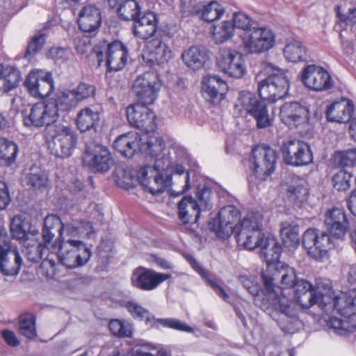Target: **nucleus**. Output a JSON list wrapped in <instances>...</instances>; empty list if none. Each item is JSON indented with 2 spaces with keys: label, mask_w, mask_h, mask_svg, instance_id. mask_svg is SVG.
I'll return each mask as SVG.
<instances>
[{
  "label": "nucleus",
  "mask_w": 356,
  "mask_h": 356,
  "mask_svg": "<svg viewBox=\"0 0 356 356\" xmlns=\"http://www.w3.org/2000/svg\"><path fill=\"white\" fill-rule=\"evenodd\" d=\"M280 236L284 245L289 248H296L299 244V228L293 221L282 222Z\"/></svg>",
  "instance_id": "nucleus-43"
},
{
  "label": "nucleus",
  "mask_w": 356,
  "mask_h": 356,
  "mask_svg": "<svg viewBox=\"0 0 356 356\" xmlns=\"http://www.w3.org/2000/svg\"><path fill=\"white\" fill-rule=\"evenodd\" d=\"M238 111L251 115L257 122V127L264 129L273 124V118L268 113L267 106L264 101L257 99L254 94L248 91L239 92L235 104Z\"/></svg>",
  "instance_id": "nucleus-4"
},
{
  "label": "nucleus",
  "mask_w": 356,
  "mask_h": 356,
  "mask_svg": "<svg viewBox=\"0 0 356 356\" xmlns=\"http://www.w3.org/2000/svg\"><path fill=\"white\" fill-rule=\"evenodd\" d=\"M140 136L131 131L119 136L113 143V147L124 156L130 158L140 151Z\"/></svg>",
  "instance_id": "nucleus-30"
},
{
  "label": "nucleus",
  "mask_w": 356,
  "mask_h": 356,
  "mask_svg": "<svg viewBox=\"0 0 356 356\" xmlns=\"http://www.w3.org/2000/svg\"><path fill=\"white\" fill-rule=\"evenodd\" d=\"M302 245L309 257L323 262L330 258V252L335 245L331 236L318 229H307L302 236Z\"/></svg>",
  "instance_id": "nucleus-3"
},
{
  "label": "nucleus",
  "mask_w": 356,
  "mask_h": 356,
  "mask_svg": "<svg viewBox=\"0 0 356 356\" xmlns=\"http://www.w3.org/2000/svg\"><path fill=\"white\" fill-rule=\"evenodd\" d=\"M132 88L138 102L152 104L158 96L161 81L156 73L146 72L136 79Z\"/></svg>",
  "instance_id": "nucleus-13"
},
{
  "label": "nucleus",
  "mask_w": 356,
  "mask_h": 356,
  "mask_svg": "<svg viewBox=\"0 0 356 356\" xmlns=\"http://www.w3.org/2000/svg\"><path fill=\"white\" fill-rule=\"evenodd\" d=\"M26 184L35 189L46 186L47 177L44 173H30L26 177Z\"/></svg>",
  "instance_id": "nucleus-63"
},
{
  "label": "nucleus",
  "mask_w": 356,
  "mask_h": 356,
  "mask_svg": "<svg viewBox=\"0 0 356 356\" xmlns=\"http://www.w3.org/2000/svg\"><path fill=\"white\" fill-rule=\"evenodd\" d=\"M307 188L305 186L303 181L289 186L287 190L289 200L298 207L307 200Z\"/></svg>",
  "instance_id": "nucleus-52"
},
{
  "label": "nucleus",
  "mask_w": 356,
  "mask_h": 356,
  "mask_svg": "<svg viewBox=\"0 0 356 356\" xmlns=\"http://www.w3.org/2000/svg\"><path fill=\"white\" fill-rule=\"evenodd\" d=\"M238 211L232 206L224 207L218 213V225L216 229V235L219 238H226L232 234L234 232L237 234L238 226L234 227L233 222L229 220H225L227 214H231L232 216L238 215Z\"/></svg>",
  "instance_id": "nucleus-40"
},
{
  "label": "nucleus",
  "mask_w": 356,
  "mask_h": 356,
  "mask_svg": "<svg viewBox=\"0 0 356 356\" xmlns=\"http://www.w3.org/2000/svg\"><path fill=\"white\" fill-rule=\"evenodd\" d=\"M95 88L92 85L80 83L72 89H65L58 92L54 99L50 100L55 106L56 113L70 112L75 108L80 102L94 97Z\"/></svg>",
  "instance_id": "nucleus-8"
},
{
  "label": "nucleus",
  "mask_w": 356,
  "mask_h": 356,
  "mask_svg": "<svg viewBox=\"0 0 356 356\" xmlns=\"http://www.w3.org/2000/svg\"><path fill=\"white\" fill-rule=\"evenodd\" d=\"M24 85L29 94L35 98L48 97L54 90L52 74L41 70L31 71Z\"/></svg>",
  "instance_id": "nucleus-16"
},
{
  "label": "nucleus",
  "mask_w": 356,
  "mask_h": 356,
  "mask_svg": "<svg viewBox=\"0 0 356 356\" xmlns=\"http://www.w3.org/2000/svg\"><path fill=\"white\" fill-rule=\"evenodd\" d=\"M282 122L291 129L295 128L300 132L309 129V109L298 102H286L280 111Z\"/></svg>",
  "instance_id": "nucleus-14"
},
{
  "label": "nucleus",
  "mask_w": 356,
  "mask_h": 356,
  "mask_svg": "<svg viewBox=\"0 0 356 356\" xmlns=\"http://www.w3.org/2000/svg\"><path fill=\"white\" fill-rule=\"evenodd\" d=\"M140 152L152 157H158L163 153H169L165 148L163 139L161 137L151 138L146 142L141 143Z\"/></svg>",
  "instance_id": "nucleus-48"
},
{
  "label": "nucleus",
  "mask_w": 356,
  "mask_h": 356,
  "mask_svg": "<svg viewBox=\"0 0 356 356\" xmlns=\"http://www.w3.org/2000/svg\"><path fill=\"white\" fill-rule=\"evenodd\" d=\"M200 214V206L191 196H185L178 204V215L183 223H195Z\"/></svg>",
  "instance_id": "nucleus-35"
},
{
  "label": "nucleus",
  "mask_w": 356,
  "mask_h": 356,
  "mask_svg": "<svg viewBox=\"0 0 356 356\" xmlns=\"http://www.w3.org/2000/svg\"><path fill=\"white\" fill-rule=\"evenodd\" d=\"M156 321L163 327L179 331L192 332L193 329L183 321L175 318H159Z\"/></svg>",
  "instance_id": "nucleus-60"
},
{
  "label": "nucleus",
  "mask_w": 356,
  "mask_h": 356,
  "mask_svg": "<svg viewBox=\"0 0 356 356\" xmlns=\"http://www.w3.org/2000/svg\"><path fill=\"white\" fill-rule=\"evenodd\" d=\"M147 62L152 65H161L167 63L172 58L170 47L160 39H153L145 44Z\"/></svg>",
  "instance_id": "nucleus-27"
},
{
  "label": "nucleus",
  "mask_w": 356,
  "mask_h": 356,
  "mask_svg": "<svg viewBox=\"0 0 356 356\" xmlns=\"http://www.w3.org/2000/svg\"><path fill=\"white\" fill-rule=\"evenodd\" d=\"M266 71L271 74L258 83V92L263 99L275 102L287 93L288 79L284 71L275 68L271 65L266 67Z\"/></svg>",
  "instance_id": "nucleus-6"
},
{
  "label": "nucleus",
  "mask_w": 356,
  "mask_h": 356,
  "mask_svg": "<svg viewBox=\"0 0 356 356\" xmlns=\"http://www.w3.org/2000/svg\"><path fill=\"white\" fill-rule=\"evenodd\" d=\"M283 55L289 62L304 61L307 58V48L298 38H289L285 40Z\"/></svg>",
  "instance_id": "nucleus-36"
},
{
  "label": "nucleus",
  "mask_w": 356,
  "mask_h": 356,
  "mask_svg": "<svg viewBox=\"0 0 356 356\" xmlns=\"http://www.w3.org/2000/svg\"><path fill=\"white\" fill-rule=\"evenodd\" d=\"M259 248H261V255L264 257L269 266V270L275 268L276 266L273 264L279 260L282 252V247L276 238L273 236H267L264 243Z\"/></svg>",
  "instance_id": "nucleus-41"
},
{
  "label": "nucleus",
  "mask_w": 356,
  "mask_h": 356,
  "mask_svg": "<svg viewBox=\"0 0 356 356\" xmlns=\"http://www.w3.org/2000/svg\"><path fill=\"white\" fill-rule=\"evenodd\" d=\"M243 50L250 54H261L275 45V34L266 26L253 27L249 32L240 35Z\"/></svg>",
  "instance_id": "nucleus-7"
},
{
  "label": "nucleus",
  "mask_w": 356,
  "mask_h": 356,
  "mask_svg": "<svg viewBox=\"0 0 356 356\" xmlns=\"http://www.w3.org/2000/svg\"><path fill=\"white\" fill-rule=\"evenodd\" d=\"M234 34L235 30L230 20H224L212 26L211 35L216 44H223L229 41Z\"/></svg>",
  "instance_id": "nucleus-45"
},
{
  "label": "nucleus",
  "mask_w": 356,
  "mask_h": 356,
  "mask_svg": "<svg viewBox=\"0 0 356 356\" xmlns=\"http://www.w3.org/2000/svg\"><path fill=\"white\" fill-rule=\"evenodd\" d=\"M263 216L259 212H251L243 218L236 235L239 245L248 250L259 248L266 238L262 232Z\"/></svg>",
  "instance_id": "nucleus-2"
},
{
  "label": "nucleus",
  "mask_w": 356,
  "mask_h": 356,
  "mask_svg": "<svg viewBox=\"0 0 356 356\" xmlns=\"http://www.w3.org/2000/svg\"><path fill=\"white\" fill-rule=\"evenodd\" d=\"M129 58L127 47L120 41H114L107 46L106 64L110 71L118 72L122 70Z\"/></svg>",
  "instance_id": "nucleus-26"
},
{
  "label": "nucleus",
  "mask_w": 356,
  "mask_h": 356,
  "mask_svg": "<svg viewBox=\"0 0 356 356\" xmlns=\"http://www.w3.org/2000/svg\"><path fill=\"white\" fill-rule=\"evenodd\" d=\"M58 257L60 262L68 268L85 265L90 257V250L82 241L69 238L62 239Z\"/></svg>",
  "instance_id": "nucleus-9"
},
{
  "label": "nucleus",
  "mask_w": 356,
  "mask_h": 356,
  "mask_svg": "<svg viewBox=\"0 0 356 356\" xmlns=\"http://www.w3.org/2000/svg\"><path fill=\"white\" fill-rule=\"evenodd\" d=\"M353 175L350 172L341 170L332 177L333 186L338 191H346L350 188Z\"/></svg>",
  "instance_id": "nucleus-56"
},
{
  "label": "nucleus",
  "mask_w": 356,
  "mask_h": 356,
  "mask_svg": "<svg viewBox=\"0 0 356 356\" xmlns=\"http://www.w3.org/2000/svg\"><path fill=\"white\" fill-rule=\"evenodd\" d=\"M58 117L55 106L50 101L38 102L24 115V124L29 127H42L54 123Z\"/></svg>",
  "instance_id": "nucleus-17"
},
{
  "label": "nucleus",
  "mask_w": 356,
  "mask_h": 356,
  "mask_svg": "<svg viewBox=\"0 0 356 356\" xmlns=\"http://www.w3.org/2000/svg\"><path fill=\"white\" fill-rule=\"evenodd\" d=\"M101 109L97 106H87L81 109L76 118V124L81 131L95 129L100 120Z\"/></svg>",
  "instance_id": "nucleus-34"
},
{
  "label": "nucleus",
  "mask_w": 356,
  "mask_h": 356,
  "mask_svg": "<svg viewBox=\"0 0 356 356\" xmlns=\"http://www.w3.org/2000/svg\"><path fill=\"white\" fill-rule=\"evenodd\" d=\"M136 176L143 189L152 195L163 193L168 184L167 178L149 165L140 168Z\"/></svg>",
  "instance_id": "nucleus-24"
},
{
  "label": "nucleus",
  "mask_w": 356,
  "mask_h": 356,
  "mask_svg": "<svg viewBox=\"0 0 356 356\" xmlns=\"http://www.w3.org/2000/svg\"><path fill=\"white\" fill-rule=\"evenodd\" d=\"M181 58L188 67L196 70L203 67L207 56L199 47H192L183 52Z\"/></svg>",
  "instance_id": "nucleus-46"
},
{
  "label": "nucleus",
  "mask_w": 356,
  "mask_h": 356,
  "mask_svg": "<svg viewBox=\"0 0 356 356\" xmlns=\"http://www.w3.org/2000/svg\"><path fill=\"white\" fill-rule=\"evenodd\" d=\"M315 293L316 296L314 298V305H318L325 312H330L334 309L338 311L337 302H338L339 296L334 295L330 288H325L323 291L319 286H316Z\"/></svg>",
  "instance_id": "nucleus-39"
},
{
  "label": "nucleus",
  "mask_w": 356,
  "mask_h": 356,
  "mask_svg": "<svg viewBox=\"0 0 356 356\" xmlns=\"http://www.w3.org/2000/svg\"><path fill=\"white\" fill-rule=\"evenodd\" d=\"M197 3L195 0H179V11L184 16H196Z\"/></svg>",
  "instance_id": "nucleus-64"
},
{
  "label": "nucleus",
  "mask_w": 356,
  "mask_h": 356,
  "mask_svg": "<svg viewBox=\"0 0 356 356\" xmlns=\"http://www.w3.org/2000/svg\"><path fill=\"white\" fill-rule=\"evenodd\" d=\"M324 225L327 234L336 238L341 239L349 230V222L345 211L339 208H333L326 211Z\"/></svg>",
  "instance_id": "nucleus-25"
},
{
  "label": "nucleus",
  "mask_w": 356,
  "mask_h": 356,
  "mask_svg": "<svg viewBox=\"0 0 356 356\" xmlns=\"http://www.w3.org/2000/svg\"><path fill=\"white\" fill-rule=\"evenodd\" d=\"M197 266V270L198 273L201 275L202 277L205 279L207 282L210 285V286L213 289L215 293L223 300L227 301L229 299V295L227 293V292L225 291V289L220 286L218 284H217L215 281L209 279L204 270L201 268L200 266H198V264L196 261H194V265L193 267L195 268Z\"/></svg>",
  "instance_id": "nucleus-61"
},
{
  "label": "nucleus",
  "mask_w": 356,
  "mask_h": 356,
  "mask_svg": "<svg viewBox=\"0 0 356 356\" xmlns=\"http://www.w3.org/2000/svg\"><path fill=\"white\" fill-rule=\"evenodd\" d=\"M202 84L204 96L213 103L220 102L224 99L228 88L227 83L218 75L205 76Z\"/></svg>",
  "instance_id": "nucleus-28"
},
{
  "label": "nucleus",
  "mask_w": 356,
  "mask_h": 356,
  "mask_svg": "<svg viewBox=\"0 0 356 356\" xmlns=\"http://www.w3.org/2000/svg\"><path fill=\"white\" fill-rule=\"evenodd\" d=\"M141 8L136 0H125L118 8L120 17L124 20L136 21L140 14Z\"/></svg>",
  "instance_id": "nucleus-50"
},
{
  "label": "nucleus",
  "mask_w": 356,
  "mask_h": 356,
  "mask_svg": "<svg viewBox=\"0 0 356 356\" xmlns=\"http://www.w3.org/2000/svg\"><path fill=\"white\" fill-rule=\"evenodd\" d=\"M336 160L342 166L356 165V147L336 153Z\"/></svg>",
  "instance_id": "nucleus-59"
},
{
  "label": "nucleus",
  "mask_w": 356,
  "mask_h": 356,
  "mask_svg": "<svg viewBox=\"0 0 356 356\" xmlns=\"http://www.w3.org/2000/svg\"><path fill=\"white\" fill-rule=\"evenodd\" d=\"M147 105L138 102L127 108V117L129 124L146 133L152 131L156 128V115Z\"/></svg>",
  "instance_id": "nucleus-18"
},
{
  "label": "nucleus",
  "mask_w": 356,
  "mask_h": 356,
  "mask_svg": "<svg viewBox=\"0 0 356 356\" xmlns=\"http://www.w3.org/2000/svg\"><path fill=\"white\" fill-rule=\"evenodd\" d=\"M65 229L69 235H88L92 232L91 223L86 220H72L65 225Z\"/></svg>",
  "instance_id": "nucleus-54"
},
{
  "label": "nucleus",
  "mask_w": 356,
  "mask_h": 356,
  "mask_svg": "<svg viewBox=\"0 0 356 356\" xmlns=\"http://www.w3.org/2000/svg\"><path fill=\"white\" fill-rule=\"evenodd\" d=\"M265 292L259 294L260 286L258 283L251 280L247 276H241L240 282L248 291L254 296L255 304L264 312H269L271 309L279 311L286 316H290L293 322L296 320L295 314L291 307V303L285 297L280 298L278 294L280 289L276 290L270 285L268 275H262Z\"/></svg>",
  "instance_id": "nucleus-1"
},
{
  "label": "nucleus",
  "mask_w": 356,
  "mask_h": 356,
  "mask_svg": "<svg viewBox=\"0 0 356 356\" xmlns=\"http://www.w3.org/2000/svg\"><path fill=\"white\" fill-rule=\"evenodd\" d=\"M22 259L19 252L12 249L9 237L0 232V270L6 275H15L19 273Z\"/></svg>",
  "instance_id": "nucleus-20"
},
{
  "label": "nucleus",
  "mask_w": 356,
  "mask_h": 356,
  "mask_svg": "<svg viewBox=\"0 0 356 356\" xmlns=\"http://www.w3.org/2000/svg\"><path fill=\"white\" fill-rule=\"evenodd\" d=\"M157 20L156 15L152 12L145 13L134 21L133 31L136 36L147 40L156 32Z\"/></svg>",
  "instance_id": "nucleus-32"
},
{
  "label": "nucleus",
  "mask_w": 356,
  "mask_h": 356,
  "mask_svg": "<svg viewBox=\"0 0 356 356\" xmlns=\"http://www.w3.org/2000/svg\"><path fill=\"white\" fill-rule=\"evenodd\" d=\"M23 247L22 252L26 257L29 261L35 263L40 261L42 259L44 254L47 251L42 244L38 243L35 240V238L23 243Z\"/></svg>",
  "instance_id": "nucleus-49"
},
{
  "label": "nucleus",
  "mask_w": 356,
  "mask_h": 356,
  "mask_svg": "<svg viewBox=\"0 0 356 356\" xmlns=\"http://www.w3.org/2000/svg\"><path fill=\"white\" fill-rule=\"evenodd\" d=\"M20 333L27 339H32L37 336L35 318L33 314L27 313L19 318Z\"/></svg>",
  "instance_id": "nucleus-51"
},
{
  "label": "nucleus",
  "mask_w": 356,
  "mask_h": 356,
  "mask_svg": "<svg viewBox=\"0 0 356 356\" xmlns=\"http://www.w3.org/2000/svg\"><path fill=\"white\" fill-rule=\"evenodd\" d=\"M77 142V136L72 127L63 124L55 126L48 148L56 157L66 158L71 156Z\"/></svg>",
  "instance_id": "nucleus-12"
},
{
  "label": "nucleus",
  "mask_w": 356,
  "mask_h": 356,
  "mask_svg": "<svg viewBox=\"0 0 356 356\" xmlns=\"http://www.w3.org/2000/svg\"><path fill=\"white\" fill-rule=\"evenodd\" d=\"M234 30L239 29L245 32H249L253 29V19L243 12H235L230 19Z\"/></svg>",
  "instance_id": "nucleus-55"
},
{
  "label": "nucleus",
  "mask_w": 356,
  "mask_h": 356,
  "mask_svg": "<svg viewBox=\"0 0 356 356\" xmlns=\"http://www.w3.org/2000/svg\"><path fill=\"white\" fill-rule=\"evenodd\" d=\"M281 152L284 161L291 165H306L313 160L309 146L300 140H285L282 143Z\"/></svg>",
  "instance_id": "nucleus-15"
},
{
  "label": "nucleus",
  "mask_w": 356,
  "mask_h": 356,
  "mask_svg": "<svg viewBox=\"0 0 356 356\" xmlns=\"http://www.w3.org/2000/svg\"><path fill=\"white\" fill-rule=\"evenodd\" d=\"M294 299L302 308L309 309L314 305L316 287L308 281L301 279L296 280L293 285Z\"/></svg>",
  "instance_id": "nucleus-33"
},
{
  "label": "nucleus",
  "mask_w": 356,
  "mask_h": 356,
  "mask_svg": "<svg viewBox=\"0 0 356 356\" xmlns=\"http://www.w3.org/2000/svg\"><path fill=\"white\" fill-rule=\"evenodd\" d=\"M154 165L152 168L155 169L161 175L163 172L168 170L170 168L172 172V181L171 191L175 195H179L186 192L190 188V176L188 171L181 165L171 166V161L169 153H163L160 156L155 157Z\"/></svg>",
  "instance_id": "nucleus-10"
},
{
  "label": "nucleus",
  "mask_w": 356,
  "mask_h": 356,
  "mask_svg": "<svg viewBox=\"0 0 356 356\" xmlns=\"http://www.w3.org/2000/svg\"><path fill=\"white\" fill-rule=\"evenodd\" d=\"M301 81L307 88L314 91L329 90L333 86L330 74L316 65H309L302 70Z\"/></svg>",
  "instance_id": "nucleus-21"
},
{
  "label": "nucleus",
  "mask_w": 356,
  "mask_h": 356,
  "mask_svg": "<svg viewBox=\"0 0 356 356\" xmlns=\"http://www.w3.org/2000/svg\"><path fill=\"white\" fill-rule=\"evenodd\" d=\"M270 271H271L273 273L272 276L268 275V280L270 282V285L275 289V290H276L277 288L280 289L281 292H280L278 294L280 298L285 297L286 298L285 295L283 293L282 289L280 287L275 286L273 282L280 280L283 289H289L293 287L296 280H298L296 279L295 270L288 266L277 265L275 268L270 270ZM287 299L291 303V307L294 312L296 320L293 322L290 316H286L284 314H282V317H281L279 320V325L284 332L291 333L294 331V326L298 322V320L296 312L293 307V302L291 301L288 298Z\"/></svg>",
  "instance_id": "nucleus-5"
},
{
  "label": "nucleus",
  "mask_w": 356,
  "mask_h": 356,
  "mask_svg": "<svg viewBox=\"0 0 356 356\" xmlns=\"http://www.w3.org/2000/svg\"><path fill=\"white\" fill-rule=\"evenodd\" d=\"M30 223L22 219V217L16 216L12 219L10 223L12 235L17 240L20 241L22 244L35 238L34 234L30 232Z\"/></svg>",
  "instance_id": "nucleus-44"
},
{
  "label": "nucleus",
  "mask_w": 356,
  "mask_h": 356,
  "mask_svg": "<svg viewBox=\"0 0 356 356\" xmlns=\"http://www.w3.org/2000/svg\"><path fill=\"white\" fill-rule=\"evenodd\" d=\"M277 153L270 147L265 145L256 146L252 150L250 168L260 179H266L275 170Z\"/></svg>",
  "instance_id": "nucleus-11"
},
{
  "label": "nucleus",
  "mask_w": 356,
  "mask_h": 356,
  "mask_svg": "<svg viewBox=\"0 0 356 356\" xmlns=\"http://www.w3.org/2000/svg\"><path fill=\"white\" fill-rule=\"evenodd\" d=\"M170 277L171 275L168 273H157L152 269L138 267L134 270L131 281L132 285L139 289L152 291Z\"/></svg>",
  "instance_id": "nucleus-23"
},
{
  "label": "nucleus",
  "mask_w": 356,
  "mask_h": 356,
  "mask_svg": "<svg viewBox=\"0 0 356 356\" xmlns=\"http://www.w3.org/2000/svg\"><path fill=\"white\" fill-rule=\"evenodd\" d=\"M196 16L208 22L220 19L225 13L224 7L216 1L198 2Z\"/></svg>",
  "instance_id": "nucleus-37"
},
{
  "label": "nucleus",
  "mask_w": 356,
  "mask_h": 356,
  "mask_svg": "<svg viewBox=\"0 0 356 356\" xmlns=\"http://www.w3.org/2000/svg\"><path fill=\"white\" fill-rule=\"evenodd\" d=\"M83 161L86 165L95 172H106L113 163L108 148L95 143L87 146Z\"/></svg>",
  "instance_id": "nucleus-19"
},
{
  "label": "nucleus",
  "mask_w": 356,
  "mask_h": 356,
  "mask_svg": "<svg viewBox=\"0 0 356 356\" xmlns=\"http://www.w3.org/2000/svg\"><path fill=\"white\" fill-rule=\"evenodd\" d=\"M353 111L354 106L351 101L341 99L334 102L327 107L326 116L329 121L346 123L350 120Z\"/></svg>",
  "instance_id": "nucleus-31"
},
{
  "label": "nucleus",
  "mask_w": 356,
  "mask_h": 356,
  "mask_svg": "<svg viewBox=\"0 0 356 356\" xmlns=\"http://www.w3.org/2000/svg\"><path fill=\"white\" fill-rule=\"evenodd\" d=\"M124 306L134 318H138L140 320H146L147 321H151L149 311L136 302L128 301L124 303Z\"/></svg>",
  "instance_id": "nucleus-58"
},
{
  "label": "nucleus",
  "mask_w": 356,
  "mask_h": 356,
  "mask_svg": "<svg viewBox=\"0 0 356 356\" xmlns=\"http://www.w3.org/2000/svg\"><path fill=\"white\" fill-rule=\"evenodd\" d=\"M18 152L17 145L4 138H0V163L3 165H11L16 160Z\"/></svg>",
  "instance_id": "nucleus-47"
},
{
  "label": "nucleus",
  "mask_w": 356,
  "mask_h": 356,
  "mask_svg": "<svg viewBox=\"0 0 356 356\" xmlns=\"http://www.w3.org/2000/svg\"><path fill=\"white\" fill-rule=\"evenodd\" d=\"M21 81L18 70L0 63V91L9 92L16 88Z\"/></svg>",
  "instance_id": "nucleus-38"
},
{
  "label": "nucleus",
  "mask_w": 356,
  "mask_h": 356,
  "mask_svg": "<svg viewBox=\"0 0 356 356\" xmlns=\"http://www.w3.org/2000/svg\"><path fill=\"white\" fill-rule=\"evenodd\" d=\"M65 225H63L60 218L56 215H48L44 220L42 229V238L46 243L52 241L56 232L58 233L59 238L62 241L63 234Z\"/></svg>",
  "instance_id": "nucleus-42"
},
{
  "label": "nucleus",
  "mask_w": 356,
  "mask_h": 356,
  "mask_svg": "<svg viewBox=\"0 0 356 356\" xmlns=\"http://www.w3.org/2000/svg\"><path fill=\"white\" fill-rule=\"evenodd\" d=\"M217 63L221 71L230 77L240 79L247 72L244 56L235 50L222 51Z\"/></svg>",
  "instance_id": "nucleus-22"
},
{
  "label": "nucleus",
  "mask_w": 356,
  "mask_h": 356,
  "mask_svg": "<svg viewBox=\"0 0 356 356\" xmlns=\"http://www.w3.org/2000/svg\"><path fill=\"white\" fill-rule=\"evenodd\" d=\"M102 23L101 12L99 8L93 4L84 6L80 10L78 18V24L81 30L84 32H93L96 31Z\"/></svg>",
  "instance_id": "nucleus-29"
},
{
  "label": "nucleus",
  "mask_w": 356,
  "mask_h": 356,
  "mask_svg": "<svg viewBox=\"0 0 356 356\" xmlns=\"http://www.w3.org/2000/svg\"><path fill=\"white\" fill-rule=\"evenodd\" d=\"M327 325L339 335H346L356 330V322L353 320L332 317L327 321Z\"/></svg>",
  "instance_id": "nucleus-53"
},
{
  "label": "nucleus",
  "mask_w": 356,
  "mask_h": 356,
  "mask_svg": "<svg viewBox=\"0 0 356 356\" xmlns=\"http://www.w3.org/2000/svg\"><path fill=\"white\" fill-rule=\"evenodd\" d=\"M108 326L113 335L119 337H129L131 335V325L127 322L113 319L110 321Z\"/></svg>",
  "instance_id": "nucleus-57"
},
{
  "label": "nucleus",
  "mask_w": 356,
  "mask_h": 356,
  "mask_svg": "<svg viewBox=\"0 0 356 356\" xmlns=\"http://www.w3.org/2000/svg\"><path fill=\"white\" fill-rule=\"evenodd\" d=\"M44 40L43 34H38L33 36L27 46L26 57L31 58V56L38 52L42 48Z\"/></svg>",
  "instance_id": "nucleus-62"
}]
</instances>
